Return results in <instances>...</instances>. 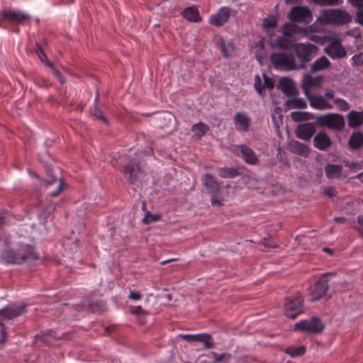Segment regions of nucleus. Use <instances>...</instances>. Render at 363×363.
Segmentation results:
<instances>
[{"instance_id": "obj_7", "label": "nucleus", "mask_w": 363, "mask_h": 363, "mask_svg": "<svg viewBox=\"0 0 363 363\" xmlns=\"http://www.w3.org/2000/svg\"><path fill=\"white\" fill-rule=\"evenodd\" d=\"M325 325L322 321L316 317L308 320H301L294 325L295 331L305 332L310 334H319L324 330Z\"/></svg>"}, {"instance_id": "obj_36", "label": "nucleus", "mask_w": 363, "mask_h": 363, "mask_svg": "<svg viewBox=\"0 0 363 363\" xmlns=\"http://www.w3.org/2000/svg\"><path fill=\"white\" fill-rule=\"evenodd\" d=\"M197 342H203L206 349H211L215 347V344L211 336L207 333L199 334Z\"/></svg>"}, {"instance_id": "obj_21", "label": "nucleus", "mask_w": 363, "mask_h": 363, "mask_svg": "<svg viewBox=\"0 0 363 363\" xmlns=\"http://www.w3.org/2000/svg\"><path fill=\"white\" fill-rule=\"evenodd\" d=\"M238 148L240 149L242 157L247 164L256 165L259 163V159L252 149L245 145H240Z\"/></svg>"}, {"instance_id": "obj_15", "label": "nucleus", "mask_w": 363, "mask_h": 363, "mask_svg": "<svg viewBox=\"0 0 363 363\" xmlns=\"http://www.w3.org/2000/svg\"><path fill=\"white\" fill-rule=\"evenodd\" d=\"M315 133V127L313 123L299 124L296 129V136L303 140H309Z\"/></svg>"}, {"instance_id": "obj_1", "label": "nucleus", "mask_w": 363, "mask_h": 363, "mask_svg": "<svg viewBox=\"0 0 363 363\" xmlns=\"http://www.w3.org/2000/svg\"><path fill=\"white\" fill-rule=\"evenodd\" d=\"M0 256L5 262L17 264L31 263L39 259L33 246L25 244L11 245L9 237L4 238L0 244Z\"/></svg>"}, {"instance_id": "obj_32", "label": "nucleus", "mask_w": 363, "mask_h": 363, "mask_svg": "<svg viewBox=\"0 0 363 363\" xmlns=\"http://www.w3.org/2000/svg\"><path fill=\"white\" fill-rule=\"evenodd\" d=\"M286 104L289 108H306L307 103L301 98H291L286 101Z\"/></svg>"}, {"instance_id": "obj_14", "label": "nucleus", "mask_w": 363, "mask_h": 363, "mask_svg": "<svg viewBox=\"0 0 363 363\" xmlns=\"http://www.w3.org/2000/svg\"><path fill=\"white\" fill-rule=\"evenodd\" d=\"M311 16V10L304 6H295L289 14V19L294 22L307 21Z\"/></svg>"}, {"instance_id": "obj_63", "label": "nucleus", "mask_w": 363, "mask_h": 363, "mask_svg": "<svg viewBox=\"0 0 363 363\" xmlns=\"http://www.w3.org/2000/svg\"><path fill=\"white\" fill-rule=\"evenodd\" d=\"M357 222L363 227V216H359L357 217Z\"/></svg>"}, {"instance_id": "obj_59", "label": "nucleus", "mask_w": 363, "mask_h": 363, "mask_svg": "<svg viewBox=\"0 0 363 363\" xmlns=\"http://www.w3.org/2000/svg\"><path fill=\"white\" fill-rule=\"evenodd\" d=\"M334 220L337 223H345L346 222V218L344 217H335Z\"/></svg>"}, {"instance_id": "obj_29", "label": "nucleus", "mask_w": 363, "mask_h": 363, "mask_svg": "<svg viewBox=\"0 0 363 363\" xmlns=\"http://www.w3.org/2000/svg\"><path fill=\"white\" fill-rule=\"evenodd\" d=\"M325 174L330 179L341 177L342 167L339 164H328L325 167Z\"/></svg>"}, {"instance_id": "obj_48", "label": "nucleus", "mask_w": 363, "mask_h": 363, "mask_svg": "<svg viewBox=\"0 0 363 363\" xmlns=\"http://www.w3.org/2000/svg\"><path fill=\"white\" fill-rule=\"evenodd\" d=\"M259 243L264 245L265 247L269 248H276L278 246L275 242L271 240L270 238H264L262 239Z\"/></svg>"}, {"instance_id": "obj_55", "label": "nucleus", "mask_w": 363, "mask_h": 363, "mask_svg": "<svg viewBox=\"0 0 363 363\" xmlns=\"http://www.w3.org/2000/svg\"><path fill=\"white\" fill-rule=\"evenodd\" d=\"M345 166L349 167L350 169H358L360 168V165L358 162H345Z\"/></svg>"}, {"instance_id": "obj_2", "label": "nucleus", "mask_w": 363, "mask_h": 363, "mask_svg": "<svg viewBox=\"0 0 363 363\" xmlns=\"http://www.w3.org/2000/svg\"><path fill=\"white\" fill-rule=\"evenodd\" d=\"M318 21L321 24H331L334 26L347 25L352 21V16L345 10L341 9H331L325 10L318 16Z\"/></svg>"}, {"instance_id": "obj_24", "label": "nucleus", "mask_w": 363, "mask_h": 363, "mask_svg": "<svg viewBox=\"0 0 363 363\" xmlns=\"http://www.w3.org/2000/svg\"><path fill=\"white\" fill-rule=\"evenodd\" d=\"M289 150L294 154L308 157L309 154L308 146L297 140H291L288 144Z\"/></svg>"}, {"instance_id": "obj_11", "label": "nucleus", "mask_w": 363, "mask_h": 363, "mask_svg": "<svg viewBox=\"0 0 363 363\" xmlns=\"http://www.w3.org/2000/svg\"><path fill=\"white\" fill-rule=\"evenodd\" d=\"M26 311V306L23 304L7 306L0 310V317L5 320H11Z\"/></svg>"}, {"instance_id": "obj_42", "label": "nucleus", "mask_w": 363, "mask_h": 363, "mask_svg": "<svg viewBox=\"0 0 363 363\" xmlns=\"http://www.w3.org/2000/svg\"><path fill=\"white\" fill-rule=\"evenodd\" d=\"M333 103L341 111H347L350 108V104L343 99H334Z\"/></svg>"}, {"instance_id": "obj_53", "label": "nucleus", "mask_w": 363, "mask_h": 363, "mask_svg": "<svg viewBox=\"0 0 363 363\" xmlns=\"http://www.w3.org/2000/svg\"><path fill=\"white\" fill-rule=\"evenodd\" d=\"M263 77H264V84L266 87L269 88V89H272L274 88V82L272 80V79H271L270 77H267L265 74L263 75Z\"/></svg>"}, {"instance_id": "obj_47", "label": "nucleus", "mask_w": 363, "mask_h": 363, "mask_svg": "<svg viewBox=\"0 0 363 363\" xmlns=\"http://www.w3.org/2000/svg\"><path fill=\"white\" fill-rule=\"evenodd\" d=\"M105 308V305L102 301H96L95 303H91V305L88 308L89 310L92 312L102 311Z\"/></svg>"}, {"instance_id": "obj_6", "label": "nucleus", "mask_w": 363, "mask_h": 363, "mask_svg": "<svg viewBox=\"0 0 363 363\" xmlns=\"http://www.w3.org/2000/svg\"><path fill=\"white\" fill-rule=\"evenodd\" d=\"M303 297L297 293L293 296L287 297L285 299L284 313L285 315L292 319L303 312Z\"/></svg>"}, {"instance_id": "obj_51", "label": "nucleus", "mask_w": 363, "mask_h": 363, "mask_svg": "<svg viewBox=\"0 0 363 363\" xmlns=\"http://www.w3.org/2000/svg\"><path fill=\"white\" fill-rule=\"evenodd\" d=\"M220 47L223 56L225 57H229L231 55V52L233 51L232 46L229 45V48H226V46L222 43Z\"/></svg>"}, {"instance_id": "obj_45", "label": "nucleus", "mask_w": 363, "mask_h": 363, "mask_svg": "<svg viewBox=\"0 0 363 363\" xmlns=\"http://www.w3.org/2000/svg\"><path fill=\"white\" fill-rule=\"evenodd\" d=\"M262 25L264 28L269 31L270 28L276 27L277 20L274 17L264 18Z\"/></svg>"}, {"instance_id": "obj_31", "label": "nucleus", "mask_w": 363, "mask_h": 363, "mask_svg": "<svg viewBox=\"0 0 363 363\" xmlns=\"http://www.w3.org/2000/svg\"><path fill=\"white\" fill-rule=\"evenodd\" d=\"M330 65V62L328 59L326 57L323 56L313 63L311 66V71L314 72L321 71L328 68Z\"/></svg>"}, {"instance_id": "obj_44", "label": "nucleus", "mask_w": 363, "mask_h": 363, "mask_svg": "<svg viewBox=\"0 0 363 363\" xmlns=\"http://www.w3.org/2000/svg\"><path fill=\"white\" fill-rule=\"evenodd\" d=\"M52 333H53V330H48L46 332H41L40 333L37 334L35 336V340H40V341L43 342L44 343L48 344V341L47 340V337H50V336H52Z\"/></svg>"}, {"instance_id": "obj_37", "label": "nucleus", "mask_w": 363, "mask_h": 363, "mask_svg": "<svg viewBox=\"0 0 363 363\" xmlns=\"http://www.w3.org/2000/svg\"><path fill=\"white\" fill-rule=\"evenodd\" d=\"M285 352L293 357L301 356L306 352V347L303 345L298 347H288L286 348Z\"/></svg>"}, {"instance_id": "obj_58", "label": "nucleus", "mask_w": 363, "mask_h": 363, "mask_svg": "<svg viewBox=\"0 0 363 363\" xmlns=\"http://www.w3.org/2000/svg\"><path fill=\"white\" fill-rule=\"evenodd\" d=\"M0 326L1 327V336L4 337V338H6V326L5 325L0 321Z\"/></svg>"}, {"instance_id": "obj_64", "label": "nucleus", "mask_w": 363, "mask_h": 363, "mask_svg": "<svg viewBox=\"0 0 363 363\" xmlns=\"http://www.w3.org/2000/svg\"><path fill=\"white\" fill-rule=\"evenodd\" d=\"M57 79L62 84L65 82V78L62 76V74H60V77H57Z\"/></svg>"}, {"instance_id": "obj_23", "label": "nucleus", "mask_w": 363, "mask_h": 363, "mask_svg": "<svg viewBox=\"0 0 363 363\" xmlns=\"http://www.w3.org/2000/svg\"><path fill=\"white\" fill-rule=\"evenodd\" d=\"M277 89H280L287 96H295L296 94V90L293 81L287 77L280 79L277 84Z\"/></svg>"}, {"instance_id": "obj_27", "label": "nucleus", "mask_w": 363, "mask_h": 363, "mask_svg": "<svg viewBox=\"0 0 363 363\" xmlns=\"http://www.w3.org/2000/svg\"><path fill=\"white\" fill-rule=\"evenodd\" d=\"M348 145L352 150H358L363 146V133L362 132L353 133L348 141Z\"/></svg>"}, {"instance_id": "obj_5", "label": "nucleus", "mask_w": 363, "mask_h": 363, "mask_svg": "<svg viewBox=\"0 0 363 363\" xmlns=\"http://www.w3.org/2000/svg\"><path fill=\"white\" fill-rule=\"evenodd\" d=\"M316 123L329 129L342 131L345 126V121L342 115L339 113H328L316 118Z\"/></svg>"}, {"instance_id": "obj_49", "label": "nucleus", "mask_w": 363, "mask_h": 363, "mask_svg": "<svg viewBox=\"0 0 363 363\" xmlns=\"http://www.w3.org/2000/svg\"><path fill=\"white\" fill-rule=\"evenodd\" d=\"M317 4L320 6H332L338 4L340 0H313Z\"/></svg>"}, {"instance_id": "obj_18", "label": "nucleus", "mask_w": 363, "mask_h": 363, "mask_svg": "<svg viewBox=\"0 0 363 363\" xmlns=\"http://www.w3.org/2000/svg\"><path fill=\"white\" fill-rule=\"evenodd\" d=\"M2 18L21 23L30 18L28 14L11 10H3L1 11Z\"/></svg>"}, {"instance_id": "obj_40", "label": "nucleus", "mask_w": 363, "mask_h": 363, "mask_svg": "<svg viewBox=\"0 0 363 363\" xmlns=\"http://www.w3.org/2000/svg\"><path fill=\"white\" fill-rule=\"evenodd\" d=\"M289 37L283 35L277 40V47L279 49L286 50L291 45V41Z\"/></svg>"}, {"instance_id": "obj_54", "label": "nucleus", "mask_w": 363, "mask_h": 363, "mask_svg": "<svg viewBox=\"0 0 363 363\" xmlns=\"http://www.w3.org/2000/svg\"><path fill=\"white\" fill-rule=\"evenodd\" d=\"M323 194L330 198L335 195V191L333 187H324L323 190Z\"/></svg>"}, {"instance_id": "obj_10", "label": "nucleus", "mask_w": 363, "mask_h": 363, "mask_svg": "<svg viewBox=\"0 0 363 363\" xmlns=\"http://www.w3.org/2000/svg\"><path fill=\"white\" fill-rule=\"evenodd\" d=\"M335 273H325L317 281L313 291H312V301H316L323 298L328 290V282L330 279L328 277H334Z\"/></svg>"}, {"instance_id": "obj_35", "label": "nucleus", "mask_w": 363, "mask_h": 363, "mask_svg": "<svg viewBox=\"0 0 363 363\" xmlns=\"http://www.w3.org/2000/svg\"><path fill=\"white\" fill-rule=\"evenodd\" d=\"M218 174L223 178H234L239 174L235 168L224 167L218 170Z\"/></svg>"}, {"instance_id": "obj_4", "label": "nucleus", "mask_w": 363, "mask_h": 363, "mask_svg": "<svg viewBox=\"0 0 363 363\" xmlns=\"http://www.w3.org/2000/svg\"><path fill=\"white\" fill-rule=\"evenodd\" d=\"M202 182L211 196V204L216 207L223 205L220 199V186L215 177L210 174H205L202 177Z\"/></svg>"}, {"instance_id": "obj_19", "label": "nucleus", "mask_w": 363, "mask_h": 363, "mask_svg": "<svg viewBox=\"0 0 363 363\" xmlns=\"http://www.w3.org/2000/svg\"><path fill=\"white\" fill-rule=\"evenodd\" d=\"M230 9L228 7L221 8L218 12L210 18V23L215 26H220L228 21Z\"/></svg>"}, {"instance_id": "obj_28", "label": "nucleus", "mask_w": 363, "mask_h": 363, "mask_svg": "<svg viewBox=\"0 0 363 363\" xmlns=\"http://www.w3.org/2000/svg\"><path fill=\"white\" fill-rule=\"evenodd\" d=\"M182 16L189 21L195 23L201 21L198 9L194 6L186 8L182 12Z\"/></svg>"}, {"instance_id": "obj_20", "label": "nucleus", "mask_w": 363, "mask_h": 363, "mask_svg": "<svg viewBox=\"0 0 363 363\" xmlns=\"http://www.w3.org/2000/svg\"><path fill=\"white\" fill-rule=\"evenodd\" d=\"M314 146L322 151L327 150L332 145V140L324 132L318 133L313 138Z\"/></svg>"}, {"instance_id": "obj_33", "label": "nucleus", "mask_w": 363, "mask_h": 363, "mask_svg": "<svg viewBox=\"0 0 363 363\" xmlns=\"http://www.w3.org/2000/svg\"><path fill=\"white\" fill-rule=\"evenodd\" d=\"M291 118L296 121H303L313 119L314 116L309 112L294 111L291 113Z\"/></svg>"}, {"instance_id": "obj_17", "label": "nucleus", "mask_w": 363, "mask_h": 363, "mask_svg": "<svg viewBox=\"0 0 363 363\" xmlns=\"http://www.w3.org/2000/svg\"><path fill=\"white\" fill-rule=\"evenodd\" d=\"M158 123L161 128L165 129L169 133L176 128V118L169 112L161 115L158 118Z\"/></svg>"}, {"instance_id": "obj_26", "label": "nucleus", "mask_w": 363, "mask_h": 363, "mask_svg": "<svg viewBox=\"0 0 363 363\" xmlns=\"http://www.w3.org/2000/svg\"><path fill=\"white\" fill-rule=\"evenodd\" d=\"M235 124L238 125V129L242 131H247L250 125V118L247 114L238 112L234 116Z\"/></svg>"}, {"instance_id": "obj_8", "label": "nucleus", "mask_w": 363, "mask_h": 363, "mask_svg": "<svg viewBox=\"0 0 363 363\" xmlns=\"http://www.w3.org/2000/svg\"><path fill=\"white\" fill-rule=\"evenodd\" d=\"M295 54L298 59V65H303V69L306 67V63L311 61L313 55L317 50V46L313 44L299 43L295 46Z\"/></svg>"}, {"instance_id": "obj_39", "label": "nucleus", "mask_w": 363, "mask_h": 363, "mask_svg": "<svg viewBox=\"0 0 363 363\" xmlns=\"http://www.w3.org/2000/svg\"><path fill=\"white\" fill-rule=\"evenodd\" d=\"M298 31V26L293 23H286L282 27L283 35L292 37Z\"/></svg>"}, {"instance_id": "obj_61", "label": "nucleus", "mask_w": 363, "mask_h": 363, "mask_svg": "<svg viewBox=\"0 0 363 363\" xmlns=\"http://www.w3.org/2000/svg\"><path fill=\"white\" fill-rule=\"evenodd\" d=\"M53 72V74L57 77H60V74H62L60 73V72L59 70H57V69H55L54 67V66L52 65V67H50Z\"/></svg>"}, {"instance_id": "obj_57", "label": "nucleus", "mask_w": 363, "mask_h": 363, "mask_svg": "<svg viewBox=\"0 0 363 363\" xmlns=\"http://www.w3.org/2000/svg\"><path fill=\"white\" fill-rule=\"evenodd\" d=\"M129 298L133 300H138L141 298V295L138 292H130L129 294Z\"/></svg>"}, {"instance_id": "obj_52", "label": "nucleus", "mask_w": 363, "mask_h": 363, "mask_svg": "<svg viewBox=\"0 0 363 363\" xmlns=\"http://www.w3.org/2000/svg\"><path fill=\"white\" fill-rule=\"evenodd\" d=\"M179 337L188 342H197L198 335H180Z\"/></svg>"}, {"instance_id": "obj_62", "label": "nucleus", "mask_w": 363, "mask_h": 363, "mask_svg": "<svg viewBox=\"0 0 363 363\" xmlns=\"http://www.w3.org/2000/svg\"><path fill=\"white\" fill-rule=\"evenodd\" d=\"M300 0H285V3L288 4H293L296 3H298Z\"/></svg>"}, {"instance_id": "obj_3", "label": "nucleus", "mask_w": 363, "mask_h": 363, "mask_svg": "<svg viewBox=\"0 0 363 363\" xmlns=\"http://www.w3.org/2000/svg\"><path fill=\"white\" fill-rule=\"evenodd\" d=\"M270 61L274 68L282 71L303 69V65H298L294 54L286 52H274L270 56Z\"/></svg>"}, {"instance_id": "obj_30", "label": "nucleus", "mask_w": 363, "mask_h": 363, "mask_svg": "<svg viewBox=\"0 0 363 363\" xmlns=\"http://www.w3.org/2000/svg\"><path fill=\"white\" fill-rule=\"evenodd\" d=\"M208 130V127L203 123L195 124L191 128V131L193 133L192 138L199 140L205 135Z\"/></svg>"}, {"instance_id": "obj_13", "label": "nucleus", "mask_w": 363, "mask_h": 363, "mask_svg": "<svg viewBox=\"0 0 363 363\" xmlns=\"http://www.w3.org/2000/svg\"><path fill=\"white\" fill-rule=\"evenodd\" d=\"M52 172V170L50 168L47 167V173L50 178L46 180H42L41 182L46 187L55 186L56 189L52 191L50 195L51 196H57L62 191L64 182L62 178H57L53 176Z\"/></svg>"}, {"instance_id": "obj_12", "label": "nucleus", "mask_w": 363, "mask_h": 363, "mask_svg": "<svg viewBox=\"0 0 363 363\" xmlns=\"http://www.w3.org/2000/svg\"><path fill=\"white\" fill-rule=\"evenodd\" d=\"M323 82V78L321 76L313 77L310 74L303 76L301 81V88L306 96L311 94V88H318Z\"/></svg>"}, {"instance_id": "obj_22", "label": "nucleus", "mask_w": 363, "mask_h": 363, "mask_svg": "<svg viewBox=\"0 0 363 363\" xmlns=\"http://www.w3.org/2000/svg\"><path fill=\"white\" fill-rule=\"evenodd\" d=\"M325 52L333 59L342 58L347 54L345 48L338 41H333L325 48Z\"/></svg>"}, {"instance_id": "obj_16", "label": "nucleus", "mask_w": 363, "mask_h": 363, "mask_svg": "<svg viewBox=\"0 0 363 363\" xmlns=\"http://www.w3.org/2000/svg\"><path fill=\"white\" fill-rule=\"evenodd\" d=\"M308 99L310 106L318 110L332 109L333 106L328 102L326 99L320 95L308 94L306 96Z\"/></svg>"}, {"instance_id": "obj_9", "label": "nucleus", "mask_w": 363, "mask_h": 363, "mask_svg": "<svg viewBox=\"0 0 363 363\" xmlns=\"http://www.w3.org/2000/svg\"><path fill=\"white\" fill-rule=\"evenodd\" d=\"M123 173L126 177L129 184H135L143 175L138 162L135 160H130L123 169Z\"/></svg>"}, {"instance_id": "obj_38", "label": "nucleus", "mask_w": 363, "mask_h": 363, "mask_svg": "<svg viewBox=\"0 0 363 363\" xmlns=\"http://www.w3.org/2000/svg\"><path fill=\"white\" fill-rule=\"evenodd\" d=\"M35 45H36L35 53L38 55L40 60L42 62L45 63V65L48 66V67H52V63L50 62L47 55L43 51V49H42L40 45L38 43H36Z\"/></svg>"}, {"instance_id": "obj_25", "label": "nucleus", "mask_w": 363, "mask_h": 363, "mask_svg": "<svg viewBox=\"0 0 363 363\" xmlns=\"http://www.w3.org/2000/svg\"><path fill=\"white\" fill-rule=\"evenodd\" d=\"M348 125L357 128L363 125V111H350L347 115Z\"/></svg>"}, {"instance_id": "obj_34", "label": "nucleus", "mask_w": 363, "mask_h": 363, "mask_svg": "<svg viewBox=\"0 0 363 363\" xmlns=\"http://www.w3.org/2000/svg\"><path fill=\"white\" fill-rule=\"evenodd\" d=\"M351 3L358 8L356 14V21L363 26V0H350Z\"/></svg>"}, {"instance_id": "obj_43", "label": "nucleus", "mask_w": 363, "mask_h": 363, "mask_svg": "<svg viewBox=\"0 0 363 363\" xmlns=\"http://www.w3.org/2000/svg\"><path fill=\"white\" fill-rule=\"evenodd\" d=\"M130 312L133 314L139 315L140 316V323H143V322H144L143 318H145L147 313L143 310L141 306H138L130 307Z\"/></svg>"}, {"instance_id": "obj_46", "label": "nucleus", "mask_w": 363, "mask_h": 363, "mask_svg": "<svg viewBox=\"0 0 363 363\" xmlns=\"http://www.w3.org/2000/svg\"><path fill=\"white\" fill-rule=\"evenodd\" d=\"M161 216L158 214L152 215L150 213L147 212L145 217L143 218V220L144 223L149 224L155 221H157L160 220Z\"/></svg>"}, {"instance_id": "obj_50", "label": "nucleus", "mask_w": 363, "mask_h": 363, "mask_svg": "<svg viewBox=\"0 0 363 363\" xmlns=\"http://www.w3.org/2000/svg\"><path fill=\"white\" fill-rule=\"evenodd\" d=\"M255 90L257 91V93L260 95L262 94V82L261 79L259 75H256L255 77V84H254Z\"/></svg>"}, {"instance_id": "obj_60", "label": "nucleus", "mask_w": 363, "mask_h": 363, "mask_svg": "<svg viewBox=\"0 0 363 363\" xmlns=\"http://www.w3.org/2000/svg\"><path fill=\"white\" fill-rule=\"evenodd\" d=\"M67 336V334H62V335H60V336L52 335V337H53V338L56 340H60L65 339Z\"/></svg>"}, {"instance_id": "obj_56", "label": "nucleus", "mask_w": 363, "mask_h": 363, "mask_svg": "<svg viewBox=\"0 0 363 363\" xmlns=\"http://www.w3.org/2000/svg\"><path fill=\"white\" fill-rule=\"evenodd\" d=\"M325 97L329 99H333L335 98V91L333 89H327L325 94Z\"/></svg>"}, {"instance_id": "obj_41", "label": "nucleus", "mask_w": 363, "mask_h": 363, "mask_svg": "<svg viewBox=\"0 0 363 363\" xmlns=\"http://www.w3.org/2000/svg\"><path fill=\"white\" fill-rule=\"evenodd\" d=\"M90 114L96 119L101 120L105 124H108L107 118L102 114L101 111L96 104H95L94 108L90 111Z\"/></svg>"}]
</instances>
